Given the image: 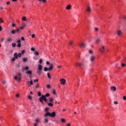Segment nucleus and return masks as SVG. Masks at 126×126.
I'll list each match as a JSON object with an SVG mask.
<instances>
[{
  "mask_svg": "<svg viewBox=\"0 0 126 126\" xmlns=\"http://www.w3.org/2000/svg\"><path fill=\"white\" fill-rule=\"evenodd\" d=\"M46 97H50V94L47 93L45 95H42L41 97H39V100L41 103L42 104H44V101L45 102V103H47L48 102V99H47V98Z\"/></svg>",
  "mask_w": 126,
  "mask_h": 126,
  "instance_id": "nucleus-1",
  "label": "nucleus"
},
{
  "mask_svg": "<svg viewBox=\"0 0 126 126\" xmlns=\"http://www.w3.org/2000/svg\"><path fill=\"white\" fill-rule=\"evenodd\" d=\"M22 54L21 53H19L17 54V53H15L14 54V58L11 59L12 62H15V60H17L19 58H21Z\"/></svg>",
  "mask_w": 126,
  "mask_h": 126,
  "instance_id": "nucleus-2",
  "label": "nucleus"
},
{
  "mask_svg": "<svg viewBox=\"0 0 126 126\" xmlns=\"http://www.w3.org/2000/svg\"><path fill=\"white\" fill-rule=\"evenodd\" d=\"M51 117L52 118H55L56 117V112H53L52 113L50 112H46V114H44V117Z\"/></svg>",
  "mask_w": 126,
  "mask_h": 126,
  "instance_id": "nucleus-3",
  "label": "nucleus"
},
{
  "mask_svg": "<svg viewBox=\"0 0 126 126\" xmlns=\"http://www.w3.org/2000/svg\"><path fill=\"white\" fill-rule=\"evenodd\" d=\"M53 69H54V64H50V66L49 68L47 67L44 68V71H48V70L51 71L53 70Z\"/></svg>",
  "mask_w": 126,
  "mask_h": 126,
  "instance_id": "nucleus-4",
  "label": "nucleus"
},
{
  "mask_svg": "<svg viewBox=\"0 0 126 126\" xmlns=\"http://www.w3.org/2000/svg\"><path fill=\"white\" fill-rule=\"evenodd\" d=\"M14 79H15V80H17L18 79V81L20 82L21 80V73H18L17 76L14 77Z\"/></svg>",
  "mask_w": 126,
  "mask_h": 126,
  "instance_id": "nucleus-5",
  "label": "nucleus"
},
{
  "mask_svg": "<svg viewBox=\"0 0 126 126\" xmlns=\"http://www.w3.org/2000/svg\"><path fill=\"white\" fill-rule=\"evenodd\" d=\"M99 51L101 54H104L105 53V46L104 45H102L99 48Z\"/></svg>",
  "mask_w": 126,
  "mask_h": 126,
  "instance_id": "nucleus-6",
  "label": "nucleus"
},
{
  "mask_svg": "<svg viewBox=\"0 0 126 126\" xmlns=\"http://www.w3.org/2000/svg\"><path fill=\"white\" fill-rule=\"evenodd\" d=\"M86 11H87L88 12H89V13H91V7H90V5H88L87 7H86Z\"/></svg>",
  "mask_w": 126,
  "mask_h": 126,
  "instance_id": "nucleus-7",
  "label": "nucleus"
},
{
  "mask_svg": "<svg viewBox=\"0 0 126 126\" xmlns=\"http://www.w3.org/2000/svg\"><path fill=\"white\" fill-rule=\"evenodd\" d=\"M60 82L61 84H62V85H64V84H65V83L66 82V80H65V79H61L60 80Z\"/></svg>",
  "mask_w": 126,
  "mask_h": 126,
  "instance_id": "nucleus-8",
  "label": "nucleus"
},
{
  "mask_svg": "<svg viewBox=\"0 0 126 126\" xmlns=\"http://www.w3.org/2000/svg\"><path fill=\"white\" fill-rule=\"evenodd\" d=\"M86 43H81L79 44V46L80 47H81V48H86Z\"/></svg>",
  "mask_w": 126,
  "mask_h": 126,
  "instance_id": "nucleus-9",
  "label": "nucleus"
},
{
  "mask_svg": "<svg viewBox=\"0 0 126 126\" xmlns=\"http://www.w3.org/2000/svg\"><path fill=\"white\" fill-rule=\"evenodd\" d=\"M38 70H43V65L42 64L38 65Z\"/></svg>",
  "mask_w": 126,
  "mask_h": 126,
  "instance_id": "nucleus-10",
  "label": "nucleus"
},
{
  "mask_svg": "<svg viewBox=\"0 0 126 126\" xmlns=\"http://www.w3.org/2000/svg\"><path fill=\"white\" fill-rule=\"evenodd\" d=\"M110 89L112 91L116 92L117 91V88H116V87H114V86L111 87Z\"/></svg>",
  "mask_w": 126,
  "mask_h": 126,
  "instance_id": "nucleus-11",
  "label": "nucleus"
},
{
  "mask_svg": "<svg viewBox=\"0 0 126 126\" xmlns=\"http://www.w3.org/2000/svg\"><path fill=\"white\" fill-rule=\"evenodd\" d=\"M116 34H117L118 36H121V35H122V31L118 30L116 32Z\"/></svg>",
  "mask_w": 126,
  "mask_h": 126,
  "instance_id": "nucleus-12",
  "label": "nucleus"
},
{
  "mask_svg": "<svg viewBox=\"0 0 126 126\" xmlns=\"http://www.w3.org/2000/svg\"><path fill=\"white\" fill-rule=\"evenodd\" d=\"M90 61L92 63H93V62L95 61V57H94V56H91L90 58Z\"/></svg>",
  "mask_w": 126,
  "mask_h": 126,
  "instance_id": "nucleus-13",
  "label": "nucleus"
},
{
  "mask_svg": "<svg viewBox=\"0 0 126 126\" xmlns=\"http://www.w3.org/2000/svg\"><path fill=\"white\" fill-rule=\"evenodd\" d=\"M22 69V70H28L29 69V66L23 67Z\"/></svg>",
  "mask_w": 126,
  "mask_h": 126,
  "instance_id": "nucleus-14",
  "label": "nucleus"
},
{
  "mask_svg": "<svg viewBox=\"0 0 126 126\" xmlns=\"http://www.w3.org/2000/svg\"><path fill=\"white\" fill-rule=\"evenodd\" d=\"M26 74H30V75H32V71L31 70H29L27 71L26 72Z\"/></svg>",
  "mask_w": 126,
  "mask_h": 126,
  "instance_id": "nucleus-15",
  "label": "nucleus"
},
{
  "mask_svg": "<svg viewBox=\"0 0 126 126\" xmlns=\"http://www.w3.org/2000/svg\"><path fill=\"white\" fill-rule=\"evenodd\" d=\"M22 61H23V63H26V62L28 61V58H23Z\"/></svg>",
  "mask_w": 126,
  "mask_h": 126,
  "instance_id": "nucleus-16",
  "label": "nucleus"
},
{
  "mask_svg": "<svg viewBox=\"0 0 126 126\" xmlns=\"http://www.w3.org/2000/svg\"><path fill=\"white\" fill-rule=\"evenodd\" d=\"M7 42L8 43H9V42H12V38L10 37H8L7 39Z\"/></svg>",
  "mask_w": 126,
  "mask_h": 126,
  "instance_id": "nucleus-17",
  "label": "nucleus"
},
{
  "mask_svg": "<svg viewBox=\"0 0 126 126\" xmlns=\"http://www.w3.org/2000/svg\"><path fill=\"white\" fill-rule=\"evenodd\" d=\"M75 65L76 66H80V65H83L82 63H76Z\"/></svg>",
  "mask_w": 126,
  "mask_h": 126,
  "instance_id": "nucleus-18",
  "label": "nucleus"
},
{
  "mask_svg": "<svg viewBox=\"0 0 126 126\" xmlns=\"http://www.w3.org/2000/svg\"><path fill=\"white\" fill-rule=\"evenodd\" d=\"M65 8H66V9H68V10H69V9H70V8H71V5H68Z\"/></svg>",
  "mask_w": 126,
  "mask_h": 126,
  "instance_id": "nucleus-19",
  "label": "nucleus"
},
{
  "mask_svg": "<svg viewBox=\"0 0 126 126\" xmlns=\"http://www.w3.org/2000/svg\"><path fill=\"white\" fill-rule=\"evenodd\" d=\"M62 123H66V120L63 118L61 119Z\"/></svg>",
  "mask_w": 126,
  "mask_h": 126,
  "instance_id": "nucleus-20",
  "label": "nucleus"
},
{
  "mask_svg": "<svg viewBox=\"0 0 126 126\" xmlns=\"http://www.w3.org/2000/svg\"><path fill=\"white\" fill-rule=\"evenodd\" d=\"M44 123L47 124L49 123V120L48 119H44Z\"/></svg>",
  "mask_w": 126,
  "mask_h": 126,
  "instance_id": "nucleus-21",
  "label": "nucleus"
},
{
  "mask_svg": "<svg viewBox=\"0 0 126 126\" xmlns=\"http://www.w3.org/2000/svg\"><path fill=\"white\" fill-rule=\"evenodd\" d=\"M34 55H35V56H39V52L35 51L34 52Z\"/></svg>",
  "mask_w": 126,
  "mask_h": 126,
  "instance_id": "nucleus-22",
  "label": "nucleus"
},
{
  "mask_svg": "<svg viewBox=\"0 0 126 126\" xmlns=\"http://www.w3.org/2000/svg\"><path fill=\"white\" fill-rule=\"evenodd\" d=\"M12 47L13 48H15V47H16V43H12Z\"/></svg>",
  "mask_w": 126,
  "mask_h": 126,
  "instance_id": "nucleus-23",
  "label": "nucleus"
},
{
  "mask_svg": "<svg viewBox=\"0 0 126 126\" xmlns=\"http://www.w3.org/2000/svg\"><path fill=\"white\" fill-rule=\"evenodd\" d=\"M100 41L101 40L99 38H97L95 41L96 44H98V43H99V42H100Z\"/></svg>",
  "mask_w": 126,
  "mask_h": 126,
  "instance_id": "nucleus-24",
  "label": "nucleus"
},
{
  "mask_svg": "<svg viewBox=\"0 0 126 126\" xmlns=\"http://www.w3.org/2000/svg\"><path fill=\"white\" fill-rule=\"evenodd\" d=\"M48 106H49V107H53V106H54V105L53 104V103H47Z\"/></svg>",
  "mask_w": 126,
  "mask_h": 126,
  "instance_id": "nucleus-25",
  "label": "nucleus"
},
{
  "mask_svg": "<svg viewBox=\"0 0 126 126\" xmlns=\"http://www.w3.org/2000/svg\"><path fill=\"white\" fill-rule=\"evenodd\" d=\"M26 27V24H24L22 27H20V29H24V27Z\"/></svg>",
  "mask_w": 126,
  "mask_h": 126,
  "instance_id": "nucleus-26",
  "label": "nucleus"
},
{
  "mask_svg": "<svg viewBox=\"0 0 126 126\" xmlns=\"http://www.w3.org/2000/svg\"><path fill=\"white\" fill-rule=\"evenodd\" d=\"M11 34H12V35H14V34H15V30H12V31L11 32Z\"/></svg>",
  "mask_w": 126,
  "mask_h": 126,
  "instance_id": "nucleus-27",
  "label": "nucleus"
},
{
  "mask_svg": "<svg viewBox=\"0 0 126 126\" xmlns=\"http://www.w3.org/2000/svg\"><path fill=\"white\" fill-rule=\"evenodd\" d=\"M22 20H23V21H26V17L25 16L23 17Z\"/></svg>",
  "mask_w": 126,
  "mask_h": 126,
  "instance_id": "nucleus-28",
  "label": "nucleus"
},
{
  "mask_svg": "<svg viewBox=\"0 0 126 126\" xmlns=\"http://www.w3.org/2000/svg\"><path fill=\"white\" fill-rule=\"evenodd\" d=\"M49 101L50 103H52V102L54 101V99L52 98H50Z\"/></svg>",
  "mask_w": 126,
  "mask_h": 126,
  "instance_id": "nucleus-29",
  "label": "nucleus"
},
{
  "mask_svg": "<svg viewBox=\"0 0 126 126\" xmlns=\"http://www.w3.org/2000/svg\"><path fill=\"white\" fill-rule=\"evenodd\" d=\"M20 30V29H18V28L16 30H15V33H17V32H19Z\"/></svg>",
  "mask_w": 126,
  "mask_h": 126,
  "instance_id": "nucleus-30",
  "label": "nucleus"
},
{
  "mask_svg": "<svg viewBox=\"0 0 126 126\" xmlns=\"http://www.w3.org/2000/svg\"><path fill=\"white\" fill-rule=\"evenodd\" d=\"M47 76L48 78H51V74H50V73H47Z\"/></svg>",
  "mask_w": 126,
  "mask_h": 126,
  "instance_id": "nucleus-31",
  "label": "nucleus"
},
{
  "mask_svg": "<svg viewBox=\"0 0 126 126\" xmlns=\"http://www.w3.org/2000/svg\"><path fill=\"white\" fill-rule=\"evenodd\" d=\"M46 64H47V65H50L51 66V64H53V63H50V62L49 61H47L46 62Z\"/></svg>",
  "mask_w": 126,
  "mask_h": 126,
  "instance_id": "nucleus-32",
  "label": "nucleus"
},
{
  "mask_svg": "<svg viewBox=\"0 0 126 126\" xmlns=\"http://www.w3.org/2000/svg\"><path fill=\"white\" fill-rule=\"evenodd\" d=\"M0 23H3V20L1 18H0Z\"/></svg>",
  "mask_w": 126,
  "mask_h": 126,
  "instance_id": "nucleus-33",
  "label": "nucleus"
},
{
  "mask_svg": "<svg viewBox=\"0 0 126 126\" xmlns=\"http://www.w3.org/2000/svg\"><path fill=\"white\" fill-rule=\"evenodd\" d=\"M41 71H42L40 70H38L37 73H38V74H39V75H41Z\"/></svg>",
  "mask_w": 126,
  "mask_h": 126,
  "instance_id": "nucleus-34",
  "label": "nucleus"
},
{
  "mask_svg": "<svg viewBox=\"0 0 126 126\" xmlns=\"http://www.w3.org/2000/svg\"><path fill=\"white\" fill-rule=\"evenodd\" d=\"M72 44H73V41H70L69 42V46H72Z\"/></svg>",
  "mask_w": 126,
  "mask_h": 126,
  "instance_id": "nucleus-35",
  "label": "nucleus"
},
{
  "mask_svg": "<svg viewBox=\"0 0 126 126\" xmlns=\"http://www.w3.org/2000/svg\"><path fill=\"white\" fill-rule=\"evenodd\" d=\"M18 48H21V43H18L17 45Z\"/></svg>",
  "mask_w": 126,
  "mask_h": 126,
  "instance_id": "nucleus-36",
  "label": "nucleus"
},
{
  "mask_svg": "<svg viewBox=\"0 0 126 126\" xmlns=\"http://www.w3.org/2000/svg\"><path fill=\"white\" fill-rule=\"evenodd\" d=\"M28 99H29V100H32V96H31L30 95H29Z\"/></svg>",
  "mask_w": 126,
  "mask_h": 126,
  "instance_id": "nucleus-37",
  "label": "nucleus"
},
{
  "mask_svg": "<svg viewBox=\"0 0 126 126\" xmlns=\"http://www.w3.org/2000/svg\"><path fill=\"white\" fill-rule=\"evenodd\" d=\"M45 112H46V113H49L48 112V111H49V108L48 107L46 108L45 109Z\"/></svg>",
  "mask_w": 126,
  "mask_h": 126,
  "instance_id": "nucleus-38",
  "label": "nucleus"
},
{
  "mask_svg": "<svg viewBox=\"0 0 126 126\" xmlns=\"http://www.w3.org/2000/svg\"><path fill=\"white\" fill-rule=\"evenodd\" d=\"M39 63H43V60L40 59Z\"/></svg>",
  "mask_w": 126,
  "mask_h": 126,
  "instance_id": "nucleus-39",
  "label": "nucleus"
},
{
  "mask_svg": "<svg viewBox=\"0 0 126 126\" xmlns=\"http://www.w3.org/2000/svg\"><path fill=\"white\" fill-rule=\"evenodd\" d=\"M17 43H18V44H20V43H21V40L20 39H19L17 41Z\"/></svg>",
  "mask_w": 126,
  "mask_h": 126,
  "instance_id": "nucleus-40",
  "label": "nucleus"
},
{
  "mask_svg": "<svg viewBox=\"0 0 126 126\" xmlns=\"http://www.w3.org/2000/svg\"><path fill=\"white\" fill-rule=\"evenodd\" d=\"M39 1H43V2H46L47 1V0H38Z\"/></svg>",
  "mask_w": 126,
  "mask_h": 126,
  "instance_id": "nucleus-41",
  "label": "nucleus"
},
{
  "mask_svg": "<svg viewBox=\"0 0 126 126\" xmlns=\"http://www.w3.org/2000/svg\"><path fill=\"white\" fill-rule=\"evenodd\" d=\"M21 39L22 40V41H25V38H24V37L22 36L21 38Z\"/></svg>",
  "mask_w": 126,
  "mask_h": 126,
  "instance_id": "nucleus-42",
  "label": "nucleus"
},
{
  "mask_svg": "<svg viewBox=\"0 0 126 126\" xmlns=\"http://www.w3.org/2000/svg\"><path fill=\"white\" fill-rule=\"evenodd\" d=\"M41 95H42V94H41V92H39L38 93V96H39V97L41 96Z\"/></svg>",
  "mask_w": 126,
  "mask_h": 126,
  "instance_id": "nucleus-43",
  "label": "nucleus"
},
{
  "mask_svg": "<svg viewBox=\"0 0 126 126\" xmlns=\"http://www.w3.org/2000/svg\"><path fill=\"white\" fill-rule=\"evenodd\" d=\"M1 42H4V37H2L1 38Z\"/></svg>",
  "mask_w": 126,
  "mask_h": 126,
  "instance_id": "nucleus-44",
  "label": "nucleus"
},
{
  "mask_svg": "<svg viewBox=\"0 0 126 126\" xmlns=\"http://www.w3.org/2000/svg\"><path fill=\"white\" fill-rule=\"evenodd\" d=\"M94 30H95V32H97V31H99V29H98V28H95L94 29Z\"/></svg>",
  "mask_w": 126,
  "mask_h": 126,
  "instance_id": "nucleus-45",
  "label": "nucleus"
},
{
  "mask_svg": "<svg viewBox=\"0 0 126 126\" xmlns=\"http://www.w3.org/2000/svg\"><path fill=\"white\" fill-rule=\"evenodd\" d=\"M31 50V51H32V52L35 51V48H32Z\"/></svg>",
  "mask_w": 126,
  "mask_h": 126,
  "instance_id": "nucleus-46",
  "label": "nucleus"
},
{
  "mask_svg": "<svg viewBox=\"0 0 126 126\" xmlns=\"http://www.w3.org/2000/svg\"><path fill=\"white\" fill-rule=\"evenodd\" d=\"M30 83L31 85H33V81L31 80V81L30 82Z\"/></svg>",
  "mask_w": 126,
  "mask_h": 126,
  "instance_id": "nucleus-47",
  "label": "nucleus"
},
{
  "mask_svg": "<svg viewBox=\"0 0 126 126\" xmlns=\"http://www.w3.org/2000/svg\"><path fill=\"white\" fill-rule=\"evenodd\" d=\"M53 94H54V95H56V90H53Z\"/></svg>",
  "mask_w": 126,
  "mask_h": 126,
  "instance_id": "nucleus-48",
  "label": "nucleus"
},
{
  "mask_svg": "<svg viewBox=\"0 0 126 126\" xmlns=\"http://www.w3.org/2000/svg\"><path fill=\"white\" fill-rule=\"evenodd\" d=\"M38 81H39V80H38V79L34 80V82H38Z\"/></svg>",
  "mask_w": 126,
  "mask_h": 126,
  "instance_id": "nucleus-49",
  "label": "nucleus"
},
{
  "mask_svg": "<svg viewBox=\"0 0 126 126\" xmlns=\"http://www.w3.org/2000/svg\"><path fill=\"white\" fill-rule=\"evenodd\" d=\"M121 65H122V66H123V67L126 66V63H122Z\"/></svg>",
  "mask_w": 126,
  "mask_h": 126,
  "instance_id": "nucleus-50",
  "label": "nucleus"
},
{
  "mask_svg": "<svg viewBox=\"0 0 126 126\" xmlns=\"http://www.w3.org/2000/svg\"><path fill=\"white\" fill-rule=\"evenodd\" d=\"M16 97L17 98H19V94H16Z\"/></svg>",
  "mask_w": 126,
  "mask_h": 126,
  "instance_id": "nucleus-51",
  "label": "nucleus"
},
{
  "mask_svg": "<svg viewBox=\"0 0 126 126\" xmlns=\"http://www.w3.org/2000/svg\"><path fill=\"white\" fill-rule=\"evenodd\" d=\"M36 88L38 89L39 88V84H37L36 85Z\"/></svg>",
  "mask_w": 126,
  "mask_h": 126,
  "instance_id": "nucleus-52",
  "label": "nucleus"
},
{
  "mask_svg": "<svg viewBox=\"0 0 126 126\" xmlns=\"http://www.w3.org/2000/svg\"><path fill=\"white\" fill-rule=\"evenodd\" d=\"M2 84H5L6 83V82L5 81H3L2 82Z\"/></svg>",
  "mask_w": 126,
  "mask_h": 126,
  "instance_id": "nucleus-53",
  "label": "nucleus"
},
{
  "mask_svg": "<svg viewBox=\"0 0 126 126\" xmlns=\"http://www.w3.org/2000/svg\"><path fill=\"white\" fill-rule=\"evenodd\" d=\"M114 104L115 105H118V101H114Z\"/></svg>",
  "mask_w": 126,
  "mask_h": 126,
  "instance_id": "nucleus-54",
  "label": "nucleus"
},
{
  "mask_svg": "<svg viewBox=\"0 0 126 126\" xmlns=\"http://www.w3.org/2000/svg\"><path fill=\"white\" fill-rule=\"evenodd\" d=\"M47 88H48V89L51 88V86H50V85H48L47 86Z\"/></svg>",
  "mask_w": 126,
  "mask_h": 126,
  "instance_id": "nucleus-55",
  "label": "nucleus"
},
{
  "mask_svg": "<svg viewBox=\"0 0 126 126\" xmlns=\"http://www.w3.org/2000/svg\"><path fill=\"white\" fill-rule=\"evenodd\" d=\"M10 4V1H8L6 2V4L8 5V4Z\"/></svg>",
  "mask_w": 126,
  "mask_h": 126,
  "instance_id": "nucleus-56",
  "label": "nucleus"
},
{
  "mask_svg": "<svg viewBox=\"0 0 126 126\" xmlns=\"http://www.w3.org/2000/svg\"><path fill=\"white\" fill-rule=\"evenodd\" d=\"M33 126H38V124L36 123H34V124H33Z\"/></svg>",
  "mask_w": 126,
  "mask_h": 126,
  "instance_id": "nucleus-57",
  "label": "nucleus"
},
{
  "mask_svg": "<svg viewBox=\"0 0 126 126\" xmlns=\"http://www.w3.org/2000/svg\"><path fill=\"white\" fill-rule=\"evenodd\" d=\"M32 38H35V34H32Z\"/></svg>",
  "mask_w": 126,
  "mask_h": 126,
  "instance_id": "nucleus-58",
  "label": "nucleus"
},
{
  "mask_svg": "<svg viewBox=\"0 0 126 126\" xmlns=\"http://www.w3.org/2000/svg\"><path fill=\"white\" fill-rule=\"evenodd\" d=\"M0 31H2V27L0 26Z\"/></svg>",
  "mask_w": 126,
  "mask_h": 126,
  "instance_id": "nucleus-59",
  "label": "nucleus"
},
{
  "mask_svg": "<svg viewBox=\"0 0 126 126\" xmlns=\"http://www.w3.org/2000/svg\"><path fill=\"white\" fill-rule=\"evenodd\" d=\"M35 122H36V123H38V122H39V120L38 119H36L35 120Z\"/></svg>",
  "mask_w": 126,
  "mask_h": 126,
  "instance_id": "nucleus-60",
  "label": "nucleus"
},
{
  "mask_svg": "<svg viewBox=\"0 0 126 126\" xmlns=\"http://www.w3.org/2000/svg\"><path fill=\"white\" fill-rule=\"evenodd\" d=\"M89 53L90 54H93V52L92 51V50H89Z\"/></svg>",
  "mask_w": 126,
  "mask_h": 126,
  "instance_id": "nucleus-61",
  "label": "nucleus"
},
{
  "mask_svg": "<svg viewBox=\"0 0 126 126\" xmlns=\"http://www.w3.org/2000/svg\"><path fill=\"white\" fill-rule=\"evenodd\" d=\"M12 27H15V24L13 23V24H12Z\"/></svg>",
  "mask_w": 126,
  "mask_h": 126,
  "instance_id": "nucleus-62",
  "label": "nucleus"
},
{
  "mask_svg": "<svg viewBox=\"0 0 126 126\" xmlns=\"http://www.w3.org/2000/svg\"><path fill=\"white\" fill-rule=\"evenodd\" d=\"M123 99H124V100H126V96H124L123 97Z\"/></svg>",
  "mask_w": 126,
  "mask_h": 126,
  "instance_id": "nucleus-63",
  "label": "nucleus"
},
{
  "mask_svg": "<svg viewBox=\"0 0 126 126\" xmlns=\"http://www.w3.org/2000/svg\"><path fill=\"white\" fill-rule=\"evenodd\" d=\"M57 68H59V69L61 68V66L60 65H58Z\"/></svg>",
  "mask_w": 126,
  "mask_h": 126,
  "instance_id": "nucleus-64",
  "label": "nucleus"
}]
</instances>
